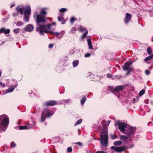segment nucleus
I'll return each mask as SVG.
<instances>
[{
  "mask_svg": "<svg viewBox=\"0 0 153 153\" xmlns=\"http://www.w3.org/2000/svg\"><path fill=\"white\" fill-rule=\"evenodd\" d=\"M24 20L25 21L28 22L29 19L27 15H24Z\"/></svg>",
  "mask_w": 153,
  "mask_h": 153,
  "instance_id": "34",
  "label": "nucleus"
},
{
  "mask_svg": "<svg viewBox=\"0 0 153 153\" xmlns=\"http://www.w3.org/2000/svg\"><path fill=\"white\" fill-rule=\"evenodd\" d=\"M130 85V84H127L126 85Z\"/></svg>",
  "mask_w": 153,
  "mask_h": 153,
  "instance_id": "55",
  "label": "nucleus"
},
{
  "mask_svg": "<svg viewBox=\"0 0 153 153\" xmlns=\"http://www.w3.org/2000/svg\"><path fill=\"white\" fill-rule=\"evenodd\" d=\"M88 44V46L89 48L90 49H93V47L92 45L91 40L90 39H89L87 40Z\"/></svg>",
  "mask_w": 153,
  "mask_h": 153,
  "instance_id": "19",
  "label": "nucleus"
},
{
  "mask_svg": "<svg viewBox=\"0 0 153 153\" xmlns=\"http://www.w3.org/2000/svg\"><path fill=\"white\" fill-rule=\"evenodd\" d=\"M67 10V9L65 8H62L60 10L61 12H64Z\"/></svg>",
  "mask_w": 153,
  "mask_h": 153,
  "instance_id": "39",
  "label": "nucleus"
},
{
  "mask_svg": "<svg viewBox=\"0 0 153 153\" xmlns=\"http://www.w3.org/2000/svg\"><path fill=\"white\" fill-rule=\"evenodd\" d=\"M24 8L25 7L23 8H19V6H18L16 7V9L17 12H19L20 14L22 15L23 13V11L24 10Z\"/></svg>",
  "mask_w": 153,
  "mask_h": 153,
  "instance_id": "17",
  "label": "nucleus"
},
{
  "mask_svg": "<svg viewBox=\"0 0 153 153\" xmlns=\"http://www.w3.org/2000/svg\"><path fill=\"white\" fill-rule=\"evenodd\" d=\"M102 126L103 129L100 131V142L101 144L103 146H106L108 144V126L104 121L102 123Z\"/></svg>",
  "mask_w": 153,
  "mask_h": 153,
  "instance_id": "1",
  "label": "nucleus"
},
{
  "mask_svg": "<svg viewBox=\"0 0 153 153\" xmlns=\"http://www.w3.org/2000/svg\"><path fill=\"white\" fill-rule=\"evenodd\" d=\"M75 144H78L79 146H81L82 145V144L81 142H78L75 143Z\"/></svg>",
  "mask_w": 153,
  "mask_h": 153,
  "instance_id": "43",
  "label": "nucleus"
},
{
  "mask_svg": "<svg viewBox=\"0 0 153 153\" xmlns=\"http://www.w3.org/2000/svg\"><path fill=\"white\" fill-rule=\"evenodd\" d=\"M33 27L31 25H27L26 27L25 28V30L27 31L30 32L33 29Z\"/></svg>",
  "mask_w": 153,
  "mask_h": 153,
  "instance_id": "15",
  "label": "nucleus"
},
{
  "mask_svg": "<svg viewBox=\"0 0 153 153\" xmlns=\"http://www.w3.org/2000/svg\"><path fill=\"white\" fill-rule=\"evenodd\" d=\"M0 85H1L2 86H5V85H3L2 82H0Z\"/></svg>",
  "mask_w": 153,
  "mask_h": 153,
  "instance_id": "50",
  "label": "nucleus"
},
{
  "mask_svg": "<svg viewBox=\"0 0 153 153\" xmlns=\"http://www.w3.org/2000/svg\"><path fill=\"white\" fill-rule=\"evenodd\" d=\"M24 15H30V14L31 9L29 7H25L24 8Z\"/></svg>",
  "mask_w": 153,
  "mask_h": 153,
  "instance_id": "13",
  "label": "nucleus"
},
{
  "mask_svg": "<svg viewBox=\"0 0 153 153\" xmlns=\"http://www.w3.org/2000/svg\"><path fill=\"white\" fill-rule=\"evenodd\" d=\"M47 13V9H41L39 14H36V23L38 25L43 24L46 22V15Z\"/></svg>",
  "mask_w": 153,
  "mask_h": 153,
  "instance_id": "2",
  "label": "nucleus"
},
{
  "mask_svg": "<svg viewBox=\"0 0 153 153\" xmlns=\"http://www.w3.org/2000/svg\"><path fill=\"white\" fill-rule=\"evenodd\" d=\"M65 102L66 103H68L70 101V100H64Z\"/></svg>",
  "mask_w": 153,
  "mask_h": 153,
  "instance_id": "49",
  "label": "nucleus"
},
{
  "mask_svg": "<svg viewBox=\"0 0 153 153\" xmlns=\"http://www.w3.org/2000/svg\"><path fill=\"white\" fill-rule=\"evenodd\" d=\"M120 140H126L128 139V137L126 136L121 135L120 137Z\"/></svg>",
  "mask_w": 153,
  "mask_h": 153,
  "instance_id": "22",
  "label": "nucleus"
},
{
  "mask_svg": "<svg viewBox=\"0 0 153 153\" xmlns=\"http://www.w3.org/2000/svg\"><path fill=\"white\" fill-rule=\"evenodd\" d=\"M152 41L153 42V37L152 38Z\"/></svg>",
  "mask_w": 153,
  "mask_h": 153,
  "instance_id": "56",
  "label": "nucleus"
},
{
  "mask_svg": "<svg viewBox=\"0 0 153 153\" xmlns=\"http://www.w3.org/2000/svg\"><path fill=\"white\" fill-rule=\"evenodd\" d=\"M143 94V89L139 93L138 96L141 97Z\"/></svg>",
  "mask_w": 153,
  "mask_h": 153,
  "instance_id": "36",
  "label": "nucleus"
},
{
  "mask_svg": "<svg viewBox=\"0 0 153 153\" xmlns=\"http://www.w3.org/2000/svg\"><path fill=\"white\" fill-rule=\"evenodd\" d=\"M22 22L21 21H19L17 22L16 25H22Z\"/></svg>",
  "mask_w": 153,
  "mask_h": 153,
  "instance_id": "42",
  "label": "nucleus"
},
{
  "mask_svg": "<svg viewBox=\"0 0 153 153\" xmlns=\"http://www.w3.org/2000/svg\"><path fill=\"white\" fill-rule=\"evenodd\" d=\"M31 125H29L28 126H19V130H22L29 129L31 127Z\"/></svg>",
  "mask_w": 153,
  "mask_h": 153,
  "instance_id": "16",
  "label": "nucleus"
},
{
  "mask_svg": "<svg viewBox=\"0 0 153 153\" xmlns=\"http://www.w3.org/2000/svg\"><path fill=\"white\" fill-rule=\"evenodd\" d=\"M52 24V25H56V23L55 22H53L52 24Z\"/></svg>",
  "mask_w": 153,
  "mask_h": 153,
  "instance_id": "51",
  "label": "nucleus"
},
{
  "mask_svg": "<svg viewBox=\"0 0 153 153\" xmlns=\"http://www.w3.org/2000/svg\"><path fill=\"white\" fill-rule=\"evenodd\" d=\"M76 20H77V19H75L74 17H72L71 19V22L72 23H73L74 22V21Z\"/></svg>",
  "mask_w": 153,
  "mask_h": 153,
  "instance_id": "35",
  "label": "nucleus"
},
{
  "mask_svg": "<svg viewBox=\"0 0 153 153\" xmlns=\"http://www.w3.org/2000/svg\"><path fill=\"white\" fill-rule=\"evenodd\" d=\"M117 125L118 126V128L120 131L124 134L126 131V130L125 128L126 127V124L124 123L118 122L117 124H115V126Z\"/></svg>",
  "mask_w": 153,
  "mask_h": 153,
  "instance_id": "7",
  "label": "nucleus"
},
{
  "mask_svg": "<svg viewBox=\"0 0 153 153\" xmlns=\"http://www.w3.org/2000/svg\"><path fill=\"white\" fill-rule=\"evenodd\" d=\"M13 5H11V7H13Z\"/></svg>",
  "mask_w": 153,
  "mask_h": 153,
  "instance_id": "57",
  "label": "nucleus"
},
{
  "mask_svg": "<svg viewBox=\"0 0 153 153\" xmlns=\"http://www.w3.org/2000/svg\"><path fill=\"white\" fill-rule=\"evenodd\" d=\"M9 123V119L7 116L3 114L0 116V130L5 131Z\"/></svg>",
  "mask_w": 153,
  "mask_h": 153,
  "instance_id": "3",
  "label": "nucleus"
},
{
  "mask_svg": "<svg viewBox=\"0 0 153 153\" xmlns=\"http://www.w3.org/2000/svg\"><path fill=\"white\" fill-rule=\"evenodd\" d=\"M111 138L112 140L114 139L117 137V136L115 134H111Z\"/></svg>",
  "mask_w": 153,
  "mask_h": 153,
  "instance_id": "29",
  "label": "nucleus"
},
{
  "mask_svg": "<svg viewBox=\"0 0 153 153\" xmlns=\"http://www.w3.org/2000/svg\"><path fill=\"white\" fill-rule=\"evenodd\" d=\"M111 148L114 150L115 152H123L125 150L128 149L127 147L125 146H112Z\"/></svg>",
  "mask_w": 153,
  "mask_h": 153,
  "instance_id": "8",
  "label": "nucleus"
},
{
  "mask_svg": "<svg viewBox=\"0 0 153 153\" xmlns=\"http://www.w3.org/2000/svg\"><path fill=\"white\" fill-rule=\"evenodd\" d=\"M38 25L39 26L36 27V30L39 31L40 33H43L44 32L46 33H52V32L51 31V28L52 24H48L47 27L44 24Z\"/></svg>",
  "mask_w": 153,
  "mask_h": 153,
  "instance_id": "4",
  "label": "nucleus"
},
{
  "mask_svg": "<svg viewBox=\"0 0 153 153\" xmlns=\"http://www.w3.org/2000/svg\"><path fill=\"white\" fill-rule=\"evenodd\" d=\"M54 114L52 111L48 108H45L42 111L41 116L40 118V121L44 122L46 118H49L51 117Z\"/></svg>",
  "mask_w": 153,
  "mask_h": 153,
  "instance_id": "5",
  "label": "nucleus"
},
{
  "mask_svg": "<svg viewBox=\"0 0 153 153\" xmlns=\"http://www.w3.org/2000/svg\"><path fill=\"white\" fill-rule=\"evenodd\" d=\"M128 130H126L124 134L129 136L134 134L135 133V129L134 127L131 126H129L128 128Z\"/></svg>",
  "mask_w": 153,
  "mask_h": 153,
  "instance_id": "9",
  "label": "nucleus"
},
{
  "mask_svg": "<svg viewBox=\"0 0 153 153\" xmlns=\"http://www.w3.org/2000/svg\"><path fill=\"white\" fill-rule=\"evenodd\" d=\"M139 97L138 96H137L136 97V98H134L133 99V102L134 103L135 102H137V101H138V99H139Z\"/></svg>",
  "mask_w": 153,
  "mask_h": 153,
  "instance_id": "32",
  "label": "nucleus"
},
{
  "mask_svg": "<svg viewBox=\"0 0 153 153\" xmlns=\"http://www.w3.org/2000/svg\"><path fill=\"white\" fill-rule=\"evenodd\" d=\"M95 153H105V152L102 151H97Z\"/></svg>",
  "mask_w": 153,
  "mask_h": 153,
  "instance_id": "46",
  "label": "nucleus"
},
{
  "mask_svg": "<svg viewBox=\"0 0 153 153\" xmlns=\"http://www.w3.org/2000/svg\"><path fill=\"white\" fill-rule=\"evenodd\" d=\"M20 30V29H19V28H17V29H15L13 30V32L15 33H18L19 32Z\"/></svg>",
  "mask_w": 153,
  "mask_h": 153,
  "instance_id": "37",
  "label": "nucleus"
},
{
  "mask_svg": "<svg viewBox=\"0 0 153 153\" xmlns=\"http://www.w3.org/2000/svg\"><path fill=\"white\" fill-rule=\"evenodd\" d=\"M58 21L60 22L62 24L65 23V21L63 18L61 16L58 17Z\"/></svg>",
  "mask_w": 153,
  "mask_h": 153,
  "instance_id": "18",
  "label": "nucleus"
},
{
  "mask_svg": "<svg viewBox=\"0 0 153 153\" xmlns=\"http://www.w3.org/2000/svg\"><path fill=\"white\" fill-rule=\"evenodd\" d=\"M82 122V119H79V120L75 124L74 126H76V125H79Z\"/></svg>",
  "mask_w": 153,
  "mask_h": 153,
  "instance_id": "28",
  "label": "nucleus"
},
{
  "mask_svg": "<svg viewBox=\"0 0 153 153\" xmlns=\"http://www.w3.org/2000/svg\"><path fill=\"white\" fill-rule=\"evenodd\" d=\"M151 56H152V58H153V54L152 55H151Z\"/></svg>",
  "mask_w": 153,
  "mask_h": 153,
  "instance_id": "54",
  "label": "nucleus"
},
{
  "mask_svg": "<svg viewBox=\"0 0 153 153\" xmlns=\"http://www.w3.org/2000/svg\"><path fill=\"white\" fill-rule=\"evenodd\" d=\"M79 64V61L78 60H75L73 61V66L75 67L77 66Z\"/></svg>",
  "mask_w": 153,
  "mask_h": 153,
  "instance_id": "21",
  "label": "nucleus"
},
{
  "mask_svg": "<svg viewBox=\"0 0 153 153\" xmlns=\"http://www.w3.org/2000/svg\"><path fill=\"white\" fill-rule=\"evenodd\" d=\"M100 127H101V126H100V127H99V128H100Z\"/></svg>",
  "mask_w": 153,
  "mask_h": 153,
  "instance_id": "59",
  "label": "nucleus"
},
{
  "mask_svg": "<svg viewBox=\"0 0 153 153\" xmlns=\"http://www.w3.org/2000/svg\"><path fill=\"white\" fill-rule=\"evenodd\" d=\"M109 88L112 93L115 94L124 89V87H116L114 88L113 87H109Z\"/></svg>",
  "mask_w": 153,
  "mask_h": 153,
  "instance_id": "10",
  "label": "nucleus"
},
{
  "mask_svg": "<svg viewBox=\"0 0 153 153\" xmlns=\"http://www.w3.org/2000/svg\"><path fill=\"white\" fill-rule=\"evenodd\" d=\"M122 144V142L120 140L115 141L113 143L114 145L115 146H120Z\"/></svg>",
  "mask_w": 153,
  "mask_h": 153,
  "instance_id": "20",
  "label": "nucleus"
},
{
  "mask_svg": "<svg viewBox=\"0 0 153 153\" xmlns=\"http://www.w3.org/2000/svg\"><path fill=\"white\" fill-rule=\"evenodd\" d=\"M14 89V88L13 87H11L10 88L7 89L6 90V91H7V93L11 92L13 91Z\"/></svg>",
  "mask_w": 153,
  "mask_h": 153,
  "instance_id": "30",
  "label": "nucleus"
},
{
  "mask_svg": "<svg viewBox=\"0 0 153 153\" xmlns=\"http://www.w3.org/2000/svg\"><path fill=\"white\" fill-rule=\"evenodd\" d=\"M88 33V31L87 30L85 32V33H84L83 34L82 36H81V39H83L85 38L86 37V36H87V34Z\"/></svg>",
  "mask_w": 153,
  "mask_h": 153,
  "instance_id": "25",
  "label": "nucleus"
},
{
  "mask_svg": "<svg viewBox=\"0 0 153 153\" xmlns=\"http://www.w3.org/2000/svg\"><path fill=\"white\" fill-rule=\"evenodd\" d=\"M144 94H145V91L144 90Z\"/></svg>",
  "mask_w": 153,
  "mask_h": 153,
  "instance_id": "58",
  "label": "nucleus"
},
{
  "mask_svg": "<svg viewBox=\"0 0 153 153\" xmlns=\"http://www.w3.org/2000/svg\"><path fill=\"white\" fill-rule=\"evenodd\" d=\"M152 56H148L146 57L144 60V61H148L150 59H152Z\"/></svg>",
  "mask_w": 153,
  "mask_h": 153,
  "instance_id": "33",
  "label": "nucleus"
},
{
  "mask_svg": "<svg viewBox=\"0 0 153 153\" xmlns=\"http://www.w3.org/2000/svg\"><path fill=\"white\" fill-rule=\"evenodd\" d=\"M57 103L56 101L53 100L45 102L44 103V105L45 106H51L56 105Z\"/></svg>",
  "mask_w": 153,
  "mask_h": 153,
  "instance_id": "11",
  "label": "nucleus"
},
{
  "mask_svg": "<svg viewBox=\"0 0 153 153\" xmlns=\"http://www.w3.org/2000/svg\"><path fill=\"white\" fill-rule=\"evenodd\" d=\"M110 121H109V120H108V124L107 125V126H108V125L110 123Z\"/></svg>",
  "mask_w": 153,
  "mask_h": 153,
  "instance_id": "52",
  "label": "nucleus"
},
{
  "mask_svg": "<svg viewBox=\"0 0 153 153\" xmlns=\"http://www.w3.org/2000/svg\"><path fill=\"white\" fill-rule=\"evenodd\" d=\"M134 61L132 62H129V64H128L127 62L125 63L124 66L123 67V68L124 70L128 71L126 73V75H128L131 71L133 70V68L131 67L130 66Z\"/></svg>",
  "mask_w": 153,
  "mask_h": 153,
  "instance_id": "6",
  "label": "nucleus"
},
{
  "mask_svg": "<svg viewBox=\"0 0 153 153\" xmlns=\"http://www.w3.org/2000/svg\"><path fill=\"white\" fill-rule=\"evenodd\" d=\"M145 73L146 75H149L150 73V70H146L145 71Z\"/></svg>",
  "mask_w": 153,
  "mask_h": 153,
  "instance_id": "38",
  "label": "nucleus"
},
{
  "mask_svg": "<svg viewBox=\"0 0 153 153\" xmlns=\"http://www.w3.org/2000/svg\"><path fill=\"white\" fill-rule=\"evenodd\" d=\"M53 46V45L52 44H50L49 45L48 47L49 48H52Z\"/></svg>",
  "mask_w": 153,
  "mask_h": 153,
  "instance_id": "45",
  "label": "nucleus"
},
{
  "mask_svg": "<svg viewBox=\"0 0 153 153\" xmlns=\"http://www.w3.org/2000/svg\"><path fill=\"white\" fill-rule=\"evenodd\" d=\"M79 31L80 32L86 31V28L83 27L81 25L79 27Z\"/></svg>",
  "mask_w": 153,
  "mask_h": 153,
  "instance_id": "23",
  "label": "nucleus"
},
{
  "mask_svg": "<svg viewBox=\"0 0 153 153\" xmlns=\"http://www.w3.org/2000/svg\"><path fill=\"white\" fill-rule=\"evenodd\" d=\"M79 29V27H72L71 29V31L73 33H75L76 31Z\"/></svg>",
  "mask_w": 153,
  "mask_h": 153,
  "instance_id": "24",
  "label": "nucleus"
},
{
  "mask_svg": "<svg viewBox=\"0 0 153 153\" xmlns=\"http://www.w3.org/2000/svg\"><path fill=\"white\" fill-rule=\"evenodd\" d=\"M10 29H6L4 28H1L0 29V33H4L5 34H8L10 32Z\"/></svg>",
  "mask_w": 153,
  "mask_h": 153,
  "instance_id": "14",
  "label": "nucleus"
},
{
  "mask_svg": "<svg viewBox=\"0 0 153 153\" xmlns=\"http://www.w3.org/2000/svg\"><path fill=\"white\" fill-rule=\"evenodd\" d=\"M120 86H122V85H120Z\"/></svg>",
  "mask_w": 153,
  "mask_h": 153,
  "instance_id": "60",
  "label": "nucleus"
},
{
  "mask_svg": "<svg viewBox=\"0 0 153 153\" xmlns=\"http://www.w3.org/2000/svg\"><path fill=\"white\" fill-rule=\"evenodd\" d=\"M131 15L128 13L126 14L125 21L126 24L128 23L130 21L131 18Z\"/></svg>",
  "mask_w": 153,
  "mask_h": 153,
  "instance_id": "12",
  "label": "nucleus"
},
{
  "mask_svg": "<svg viewBox=\"0 0 153 153\" xmlns=\"http://www.w3.org/2000/svg\"><path fill=\"white\" fill-rule=\"evenodd\" d=\"M107 77L109 78H111L112 76V75L111 74H107Z\"/></svg>",
  "mask_w": 153,
  "mask_h": 153,
  "instance_id": "47",
  "label": "nucleus"
},
{
  "mask_svg": "<svg viewBox=\"0 0 153 153\" xmlns=\"http://www.w3.org/2000/svg\"><path fill=\"white\" fill-rule=\"evenodd\" d=\"M72 151V149L71 147H69L67 149V151L68 152H71Z\"/></svg>",
  "mask_w": 153,
  "mask_h": 153,
  "instance_id": "40",
  "label": "nucleus"
},
{
  "mask_svg": "<svg viewBox=\"0 0 153 153\" xmlns=\"http://www.w3.org/2000/svg\"><path fill=\"white\" fill-rule=\"evenodd\" d=\"M91 55V54L89 53H87L85 54V57H88L90 56Z\"/></svg>",
  "mask_w": 153,
  "mask_h": 153,
  "instance_id": "44",
  "label": "nucleus"
},
{
  "mask_svg": "<svg viewBox=\"0 0 153 153\" xmlns=\"http://www.w3.org/2000/svg\"><path fill=\"white\" fill-rule=\"evenodd\" d=\"M86 100V97H84L81 100V104L82 105H83L84 104Z\"/></svg>",
  "mask_w": 153,
  "mask_h": 153,
  "instance_id": "27",
  "label": "nucleus"
},
{
  "mask_svg": "<svg viewBox=\"0 0 153 153\" xmlns=\"http://www.w3.org/2000/svg\"><path fill=\"white\" fill-rule=\"evenodd\" d=\"M11 146L13 147H15L16 146V144L14 142H12L10 143Z\"/></svg>",
  "mask_w": 153,
  "mask_h": 153,
  "instance_id": "41",
  "label": "nucleus"
},
{
  "mask_svg": "<svg viewBox=\"0 0 153 153\" xmlns=\"http://www.w3.org/2000/svg\"><path fill=\"white\" fill-rule=\"evenodd\" d=\"M55 34L57 36H59V32H55Z\"/></svg>",
  "mask_w": 153,
  "mask_h": 153,
  "instance_id": "48",
  "label": "nucleus"
},
{
  "mask_svg": "<svg viewBox=\"0 0 153 153\" xmlns=\"http://www.w3.org/2000/svg\"><path fill=\"white\" fill-rule=\"evenodd\" d=\"M102 77H103L102 76H95V79L96 80H100L101 78H102Z\"/></svg>",
  "mask_w": 153,
  "mask_h": 153,
  "instance_id": "31",
  "label": "nucleus"
},
{
  "mask_svg": "<svg viewBox=\"0 0 153 153\" xmlns=\"http://www.w3.org/2000/svg\"><path fill=\"white\" fill-rule=\"evenodd\" d=\"M16 15V13H13V16H15Z\"/></svg>",
  "mask_w": 153,
  "mask_h": 153,
  "instance_id": "53",
  "label": "nucleus"
},
{
  "mask_svg": "<svg viewBox=\"0 0 153 153\" xmlns=\"http://www.w3.org/2000/svg\"><path fill=\"white\" fill-rule=\"evenodd\" d=\"M147 52L149 55H150L151 54L152 52V48L150 47H149L147 50Z\"/></svg>",
  "mask_w": 153,
  "mask_h": 153,
  "instance_id": "26",
  "label": "nucleus"
}]
</instances>
